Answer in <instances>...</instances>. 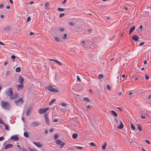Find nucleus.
Segmentation results:
<instances>
[{"label":"nucleus","instance_id":"nucleus-55","mask_svg":"<svg viewBox=\"0 0 151 151\" xmlns=\"http://www.w3.org/2000/svg\"><path fill=\"white\" fill-rule=\"evenodd\" d=\"M58 120L57 119H54V120H53V121L54 122H57L58 121Z\"/></svg>","mask_w":151,"mask_h":151},{"label":"nucleus","instance_id":"nucleus-45","mask_svg":"<svg viewBox=\"0 0 151 151\" xmlns=\"http://www.w3.org/2000/svg\"><path fill=\"white\" fill-rule=\"evenodd\" d=\"M61 105L62 106H66V104L65 103H61Z\"/></svg>","mask_w":151,"mask_h":151},{"label":"nucleus","instance_id":"nucleus-39","mask_svg":"<svg viewBox=\"0 0 151 151\" xmlns=\"http://www.w3.org/2000/svg\"><path fill=\"white\" fill-rule=\"evenodd\" d=\"M65 15V14L64 13H62L61 14H60L59 17L60 18L62 17H63Z\"/></svg>","mask_w":151,"mask_h":151},{"label":"nucleus","instance_id":"nucleus-42","mask_svg":"<svg viewBox=\"0 0 151 151\" xmlns=\"http://www.w3.org/2000/svg\"><path fill=\"white\" fill-rule=\"evenodd\" d=\"M10 72L9 71H7L6 72V76H9L10 75Z\"/></svg>","mask_w":151,"mask_h":151},{"label":"nucleus","instance_id":"nucleus-56","mask_svg":"<svg viewBox=\"0 0 151 151\" xmlns=\"http://www.w3.org/2000/svg\"><path fill=\"white\" fill-rule=\"evenodd\" d=\"M4 6V5L3 4H1L0 5V8H2Z\"/></svg>","mask_w":151,"mask_h":151},{"label":"nucleus","instance_id":"nucleus-48","mask_svg":"<svg viewBox=\"0 0 151 151\" xmlns=\"http://www.w3.org/2000/svg\"><path fill=\"white\" fill-rule=\"evenodd\" d=\"M64 30L65 29L64 28H61L60 29V30L61 32L64 31Z\"/></svg>","mask_w":151,"mask_h":151},{"label":"nucleus","instance_id":"nucleus-59","mask_svg":"<svg viewBox=\"0 0 151 151\" xmlns=\"http://www.w3.org/2000/svg\"><path fill=\"white\" fill-rule=\"evenodd\" d=\"M144 63L145 65H146L147 64V61L146 60H145L144 61Z\"/></svg>","mask_w":151,"mask_h":151},{"label":"nucleus","instance_id":"nucleus-34","mask_svg":"<svg viewBox=\"0 0 151 151\" xmlns=\"http://www.w3.org/2000/svg\"><path fill=\"white\" fill-rule=\"evenodd\" d=\"M75 147L77 149H83V147L80 146H75Z\"/></svg>","mask_w":151,"mask_h":151},{"label":"nucleus","instance_id":"nucleus-63","mask_svg":"<svg viewBox=\"0 0 151 151\" xmlns=\"http://www.w3.org/2000/svg\"><path fill=\"white\" fill-rule=\"evenodd\" d=\"M34 34V33L31 32H30V34H30V35H33Z\"/></svg>","mask_w":151,"mask_h":151},{"label":"nucleus","instance_id":"nucleus-21","mask_svg":"<svg viewBox=\"0 0 151 151\" xmlns=\"http://www.w3.org/2000/svg\"><path fill=\"white\" fill-rule=\"evenodd\" d=\"M78 136V134L76 133H73L72 134V137L74 139L76 138Z\"/></svg>","mask_w":151,"mask_h":151},{"label":"nucleus","instance_id":"nucleus-43","mask_svg":"<svg viewBox=\"0 0 151 151\" xmlns=\"http://www.w3.org/2000/svg\"><path fill=\"white\" fill-rule=\"evenodd\" d=\"M0 124H4V123L3 122V121L1 119V118H0Z\"/></svg>","mask_w":151,"mask_h":151},{"label":"nucleus","instance_id":"nucleus-33","mask_svg":"<svg viewBox=\"0 0 151 151\" xmlns=\"http://www.w3.org/2000/svg\"><path fill=\"white\" fill-rule=\"evenodd\" d=\"M54 39L57 42H59L60 41V40L59 38L58 37H54Z\"/></svg>","mask_w":151,"mask_h":151},{"label":"nucleus","instance_id":"nucleus-6","mask_svg":"<svg viewBox=\"0 0 151 151\" xmlns=\"http://www.w3.org/2000/svg\"><path fill=\"white\" fill-rule=\"evenodd\" d=\"M56 143L57 145H60V148H62L65 145V143L59 140L56 141Z\"/></svg>","mask_w":151,"mask_h":151},{"label":"nucleus","instance_id":"nucleus-46","mask_svg":"<svg viewBox=\"0 0 151 151\" xmlns=\"http://www.w3.org/2000/svg\"><path fill=\"white\" fill-rule=\"evenodd\" d=\"M77 78L78 80L79 81H81V80L80 78H79V77L78 76H77Z\"/></svg>","mask_w":151,"mask_h":151},{"label":"nucleus","instance_id":"nucleus-16","mask_svg":"<svg viewBox=\"0 0 151 151\" xmlns=\"http://www.w3.org/2000/svg\"><path fill=\"white\" fill-rule=\"evenodd\" d=\"M139 38V37L137 35H134L132 37V39L135 41L138 40Z\"/></svg>","mask_w":151,"mask_h":151},{"label":"nucleus","instance_id":"nucleus-61","mask_svg":"<svg viewBox=\"0 0 151 151\" xmlns=\"http://www.w3.org/2000/svg\"><path fill=\"white\" fill-rule=\"evenodd\" d=\"M17 147L19 148V149L20 150H21V148L20 147V146L19 145H17Z\"/></svg>","mask_w":151,"mask_h":151},{"label":"nucleus","instance_id":"nucleus-60","mask_svg":"<svg viewBox=\"0 0 151 151\" xmlns=\"http://www.w3.org/2000/svg\"><path fill=\"white\" fill-rule=\"evenodd\" d=\"M2 89V85L0 83V91H1Z\"/></svg>","mask_w":151,"mask_h":151},{"label":"nucleus","instance_id":"nucleus-57","mask_svg":"<svg viewBox=\"0 0 151 151\" xmlns=\"http://www.w3.org/2000/svg\"><path fill=\"white\" fill-rule=\"evenodd\" d=\"M81 44L82 45H84V41H83V40L82 41H81Z\"/></svg>","mask_w":151,"mask_h":151},{"label":"nucleus","instance_id":"nucleus-19","mask_svg":"<svg viewBox=\"0 0 151 151\" xmlns=\"http://www.w3.org/2000/svg\"><path fill=\"white\" fill-rule=\"evenodd\" d=\"M49 60L50 61H54L55 62L58 64L60 65H62L61 64V63L60 62H59V61H58L57 60H53V59H49Z\"/></svg>","mask_w":151,"mask_h":151},{"label":"nucleus","instance_id":"nucleus-37","mask_svg":"<svg viewBox=\"0 0 151 151\" xmlns=\"http://www.w3.org/2000/svg\"><path fill=\"white\" fill-rule=\"evenodd\" d=\"M106 88H107V89L109 91H110L111 89V88L110 86L109 85H107Z\"/></svg>","mask_w":151,"mask_h":151},{"label":"nucleus","instance_id":"nucleus-13","mask_svg":"<svg viewBox=\"0 0 151 151\" xmlns=\"http://www.w3.org/2000/svg\"><path fill=\"white\" fill-rule=\"evenodd\" d=\"M17 89L18 91L22 89L24 87L23 84L21 85H17Z\"/></svg>","mask_w":151,"mask_h":151},{"label":"nucleus","instance_id":"nucleus-32","mask_svg":"<svg viewBox=\"0 0 151 151\" xmlns=\"http://www.w3.org/2000/svg\"><path fill=\"white\" fill-rule=\"evenodd\" d=\"M29 150L30 151H37V150L35 149H33L31 148H29Z\"/></svg>","mask_w":151,"mask_h":151},{"label":"nucleus","instance_id":"nucleus-24","mask_svg":"<svg viewBox=\"0 0 151 151\" xmlns=\"http://www.w3.org/2000/svg\"><path fill=\"white\" fill-rule=\"evenodd\" d=\"M5 126V129H6L9 130V126L8 124H5L4 123V124H3Z\"/></svg>","mask_w":151,"mask_h":151},{"label":"nucleus","instance_id":"nucleus-44","mask_svg":"<svg viewBox=\"0 0 151 151\" xmlns=\"http://www.w3.org/2000/svg\"><path fill=\"white\" fill-rule=\"evenodd\" d=\"M31 20V18L30 17H28L27 19V22H29Z\"/></svg>","mask_w":151,"mask_h":151},{"label":"nucleus","instance_id":"nucleus-15","mask_svg":"<svg viewBox=\"0 0 151 151\" xmlns=\"http://www.w3.org/2000/svg\"><path fill=\"white\" fill-rule=\"evenodd\" d=\"M11 139L14 141L18 140L19 139L17 135H14L12 136L11 138Z\"/></svg>","mask_w":151,"mask_h":151},{"label":"nucleus","instance_id":"nucleus-29","mask_svg":"<svg viewBox=\"0 0 151 151\" xmlns=\"http://www.w3.org/2000/svg\"><path fill=\"white\" fill-rule=\"evenodd\" d=\"M137 127L139 130V131H141L142 129L141 128V126L139 124H137Z\"/></svg>","mask_w":151,"mask_h":151},{"label":"nucleus","instance_id":"nucleus-9","mask_svg":"<svg viewBox=\"0 0 151 151\" xmlns=\"http://www.w3.org/2000/svg\"><path fill=\"white\" fill-rule=\"evenodd\" d=\"M44 119L46 123L47 124H49V119L47 114H44Z\"/></svg>","mask_w":151,"mask_h":151},{"label":"nucleus","instance_id":"nucleus-5","mask_svg":"<svg viewBox=\"0 0 151 151\" xmlns=\"http://www.w3.org/2000/svg\"><path fill=\"white\" fill-rule=\"evenodd\" d=\"M49 109V108L48 107L41 108L38 110V112L39 114H42L46 112Z\"/></svg>","mask_w":151,"mask_h":151},{"label":"nucleus","instance_id":"nucleus-4","mask_svg":"<svg viewBox=\"0 0 151 151\" xmlns=\"http://www.w3.org/2000/svg\"><path fill=\"white\" fill-rule=\"evenodd\" d=\"M46 88L47 90L51 92L57 93L59 92L58 90L53 88V87L51 86H47L46 87Z\"/></svg>","mask_w":151,"mask_h":151},{"label":"nucleus","instance_id":"nucleus-2","mask_svg":"<svg viewBox=\"0 0 151 151\" xmlns=\"http://www.w3.org/2000/svg\"><path fill=\"white\" fill-rule=\"evenodd\" d=\"M1 107L4 109L8 110L10 108V104L8 102L1 101Z\"/></svg>","mask_w":151,"mask_h":151},{"label":"nucleus","instance_id":"nucleus-49","mask_svg":"<svg viewBox=\"0 0 151 151\" xmlns=\"http://www.w3.org/2000/svg\"><path fill=\"white\" fill-rule=\"evenodd\" d=\"M4 139V138L3 137H0V141H2Z\"/></svg>","mask_w":151,"mask_h":151},{"label":"nucleus","instance_id":"nucleus-8","mask_svg":"<svg viewBox=\"0 0 151 151\" xmlns=\"http://www.w3.org/2000/svg\"><path fill=\"white\" fill-rule=\"evenodd\" d=\"M23 101L22 98H20L19 100L15 101V104L17 105H19L22 104H23Z\"/></svg>","mask_w":151,"mask_h":151},{"label":"nucleus","instance_id":"nucleus-64","mask_svg":"<svg viewBox=\"0 0 151 151\" xmlns=\"http://www.w3.org/2000/svg\"><path fill=\"white\" fill-rule=\"evenodd\" d=\"M125 75L124 74H123L122 76V77L123 78H125Z\"/></svg>","mask_w":151,"mask_h":151},{"label":"nucleus","instance_id":"nucleus-28","mask_svg":"<svg viewBox=\"0 0 151 151\" xmlns=\"http://www.w3.org/2000/svg\"><path fill=\"white\" fill-rule=\"evenodd\" d=\"M65 10V9L61 8H58V10L60 12H63Z\"/></svg>","mask_w":151,"mask_h":151},{"label":"nucleus","instance_id":"nucleus-1","mask_svg":"<svg viewBox=\"0 0 151 151\" xmlns=\"http://www.w3.org/2000/svg\"><path fill=\"white\" fill-rule=\"evenodd\" d=\"M13 93L12 91V89L11 88H8L7 91L6 92V94L7 96H11L10 99H16L18 96V94L16 93L14 94L13 96H13Z\"/></svg>","mask_w":151,"mask_h":151},{"label":"nucleus","instance_id":"nucleus-22","mask_svg":"<svg viewBox=\"0 0 151 151\" xmlns=\"http://www.w3.org/2000/svg\"><path fill=\"white\" fill-rule=\"evenodd\" d=\"M111 113L114 115L115 116H117V114L114 110H111Z\"/></svg>","mask_w":151,"mask_h":151},{"label":"nucleus","instance_id":"nucleus-18","mask_svg":"<svg viewBox=\"0 0 151 151\" xmlns=\"http://www.w3.org/2000/svg\"><path fill=\"white\" fill-rule=\"evenodd\" d=\"M135 29V26H133L131 28H130L129 31V34H130Z\"/></svg>","mask_w":151,"mask_h":151},{"label":"nucleus","instance_id":"nucleus-41","mask_svg":"<svg viewBox=\"0 0 151 151\" xmlns=\"http://www.w3.org/2000/svg\"><path fill=\"white\" fill-rule=\"evenodd\" d=\"M58 134H55L54 135V139H57L58 138Z\"/></svg>","mask_w":151,"mask_h":151},{"label":"nucleus","instance_id":"nucleus-7","mask_svg":"<svg viewBox=\"0 0 151 151\" xmlns=\"http://www.w3.org/2000/svg\"><path fill=\"white\" fill-rule=\"evenodd\" d=\"M40 124V123L38 121H34L31 124V126L33 127H35L38 126Z\"/></svg>","mask_w":151,"mask_h":151},{"label":"nucleus","instance_id":"nucleus-10","mask_svg":"<svg viewBox=\"0 0 151 151\" xmlns=\"http://www.w3.org/2000/svg\"><path fill=\"white\" fill-rule=\"evenodd\" d=\"M32 108L31 107H29V108H28V109L27 110V112H26V115L27 116H28L30 114L32 110Z\"/></svg>","mask_w":151,"mask_h":151},{"label":"nucleus","instance_id":"nucleus-14","mask_svg":"<svg viewBox=\"0 0 151 151\" xmlns=\"http://www.w3.org/2000/svg\"><path fill=\"white\" fill-rule=\"evenodd\" d=\"M24 80L23 77L21 76H20L19 77V83L21 84H23Z\"/></svg>","mask_w":151,"mask_h":151},{"label":"nucleus","instance_id":"nucleus-38","mask_svg":"<svg viewBox=\"0 0 151 151\" xmlns=\"http://www.w3.org/2000/svg\"><path fill=\"white\" fill-rule=\"evenodd\" d=\"M11 29V27H6V29H4V30H6L7 31H9L10 29Z\"/></svg>","mask_w":151,"mask_h":151},{"label":"nucleus","instance_id":"nucleus-27","mask_svg":"<svg viewBox=\"0 0 151 151\" xmlns=\"http://www.w3.org/2000/svg\"><path fill=\"white\" fill-rule=\"evenodd\" d=\"M55 101V99H53L49 103V104L50 105H51L52 103Z\"/></svg>","mask_w":151,"mask_h":151},{"label":"nucleus","instance_id":"nucleus-62","mask_svg":"<svg viewBox=\"0 0 151 151\" xmlns=\"http://www.w3.org/2000/svg\"><path fill=\"white\" fill-rule=\"evenodd\" d=\"M117 108L119 110H120L121 111H123L122 109H121L120 107H118Z\"/></svg>","mask_w":151,"mask_h":151},{"label":"nucleus","instance_id":"nucleus-25","mask_svg":"<svg viewBox=\"0 0 151 151\" xmlns=\"http://www.w3.org/2000/svg\"><path fill=\"white\" fill-rule=\"evenodd\" d=\"M140 115H141V118L142 119H147V118L145 117V115L142 114L141 113V114Z\"/></svg>","mask_w":151,"mask_h":151},{"label":"nucleus","instance_id":"nucleus-50","mask_svg":"<svg viewBox=\"0 0 151 151\" xmlns=\"http://www.w3.org/2000/svg\"><path fill=\"white\" fill-rule=\"evenodd\" d=\"M145 79H146V80H148L149 78V77L147 76H146L145 77Z\"/></svg>","mask_w":151,"mask_h":151},{"label":"nucleus","instance_id":"nucleus-31","mask_svg":"<svg viewBox=\"0 0 151 151\" xmlns=\"http://www.w3.org/2000/svg\"><path fill=\"white\" fill-rule=\"evenodd\" d=\"M130 126H131V127L132 130H134L135 129V127H134V125H133V124H131Z\"/></svg>","mask_w":151,"mask_h":151},{"label":"nucleus","instance_id":"nucleus-26","mask_svg":"<svg viewBox=\"0 0 151 151\" xmlns=\"http://www.w3.org/2000/svg\"><path fill=\"white\" fill-rule=\"evenodd\" d=\"M21 70V69L20 67H17L16 69V71L17 72H20Z\"/></svg>","mask_w":151,"mask_h":151},{"label":"nucleus","instance_id":"nucleus-40","mask_svg":"<svg viewBox=\"0 0 151 151\" xmlns=\"http://www.w3.org/2000/svg\"><path fill=\"white\" fill-rule=\"evenodd\" d=\"M67 35L66 34H64L63 35V37L64 39H65L66 38Z\"/></svg>","mask_w":151,"mask_h":151},{"label":"nucleus","instance_id":"nucleus-23","mask_svg":"<svg viewBox=\"0 0 151 151\" xmlns=\"http://www.w3.org/2000/svg\"><path fill=\"white\" fill-rule=\"evenodd\" d=\"M145 91L144 90H141L138 93V94L139 95H142L144 93Z\"/></svg>","mask_w":151,"mask_h":151},{"label":"nucleus","instance_id":"nucleus-12","mask_svg":"<svg viewBox=\"0 0 151 151\" xmlns=\"http://www.w3.org/2000/svg\"><path fill=\"white\" fill-rule=\"evenodd\" d=\"M33 143L38 147H41L43 146L42 144L39 142H34Z\"/></svg>","mask_w":151,"mask_h":151},{"label":"nucleus","instance_id":"nucleus-20","mask_svg":"<svg viewBox=\"0 0 151 151\" xmlns=\"http://www.w3.org/2000/svg\"><path fill=\"white\" fill-rule=\"evenodd\" d=\"M50 6V4L48 2H47L45 4V7L46 9H49V6Z\"/></svg>","mask_w":151,"mask_h":151},{"label":"nucleus","instance_id":"nucleus-51","mask_svg":"<svg viewBox=\"0 0 151 151\" xmlns=\"http://www.w3.org/2000/svg\"><path fill=\"white\" fill-rule=\"evenodd\" d=\"M15 58H16L15 56L14 55H13L11 56V58L12 59H15Z\"/></svg>","mask_w":151,"mask_h":151},{"label":"nucleus","instance_id":"nucleus-30","mask_svg":"<svg viewBox=\"0 0 151 151\" xmlns=\"http://www.w3.org/2000/svg\"><path fill=\"white\" fill-rule=\"evenodd\" d=\"M24 136L27 137L28 138L29 137V134H28L27 132H24Z\"/></svg>","mask_w":151,"mask_h":151},{"label":"nucleus","instance_id":"nucleus-17","mask_svg":"<svg viewBox=\"0 0 151 151\" xmlns=\"http://www.w3.org/2000/svg\"><path fill=\"white\" fill-rule=\"evenodd\" d=\"M107 145V142H105L103 143V145H102L101 147L102 149L104 150H105L106 149V147Z\"/></svg>","mask_w":151,"mask_h":151},{"label":"nucleus","instance_id":"nucleus-52","mask_svg":"<svg viewBox=\"0 0 151 151\" xmlns=\"http://www.w3.org/2000/svg\"><path fill=\"white\" fill-rule=\"evenodd\" d=\"M145 141L147 143H148V144H150V142L148 140H145Z\"/></svg>","mask_w":151,"mask_h":151},{"label":"nucleus","instance_id":"nucleus-54","mask_svg":"<svg viewBox=\"0 0 151 151\" xmlns=\"http://www.w3.org/2000/svg\"><path fill=\"white\" fill-rule=\"evenodd\" d=\"M69 24L70 25H73L74 24L72 22H70L69 23Z\"/></svg>","mask_w":151,"mask_h":151},{"label":"nucleus","instance_id":"nucleus-3","mask_svg":"<svg viewBox=\"0 0 151 151\" xmlns=\"http://www.w3.org/2000/svg\"><path fill=\"white\" fill-rule=\"evenodd\" d=\"M115 121L117 126V128L119 129H122L123 128L124 125L121 121L115 119Z\"/></svg>","mask_w":151,"mask_h":151},{"label":"nucleus","instance_id":"nucleus-58","mask_svg":"<svg viewBox=\"0 0 151 151\" xmlns=\"http://www.w3.org/2000/svg\"><path fill=\"white\" fill-rule=\"evenodd\" d=\"M7 63H8V62H7V61H5V62H4V65H7Z\"/></svg>","mask_w":151,"mask_h":151},{"label":"nucleus","instance_id":"nucleus-11","mask_svg":"<svg viewBox=\"0 0 151 151\" xmlns=\"http://www.w3.org/2000/svg\"><path fill=\"white\" fill-rule=\"evenodd\" d=\"M13 147V145L11 144H8L6 145L4 147V149H6Z\"/></svg>","mask_w":151,"mask_h":151},{"label":"nucleus","instance_id":"nucleus-36","mask_svg":"<svg viewBox=\"0 0 151 151\" xmlns=\"http://www.w3.org/2000/svg\"><path fill=\"white\" fill-rule=\"evenodd\" d=\"M90 145L92 147H95V144L93 142H91L90 143Z\"/></svg>","mask_w":151,"mask_h":151},{"label":"nucleus","instance_id":"nucleus-35","mask_svg":"<svg viewBox=\"0 0 151 151\" xmlns=\"http://www.w3.org/2000/svg\"><path fill=\"white\" fill-rule=\"evenodd\" d=\"M98 78L100 79L103 78V76L102 74H99L98 76Z\"/></svg>","mask_w":151,"mask_h":151},{"label":"nucleus","instance_id":"nucleus-47","mask_svg":"<svg viewBox=\"0 0 151 151\" xmlns=\"http://www.w3.org/2000/svg\"><path fill=\"white\" fill-rule=\"evenodd\" d=\"M84 100L86 101H88V99L87 98H84Z\"/></svg>","mask_w":151,"mask_h":151},{"label":"nucleus","instance_id":"nucleus-53","mask_svg":"<svg viewBox=\"0 0 151 151\" xmlns=\"http://www.w3.org/2000/svg\"><path fill=\"white\" fill-rule=\"evenodd\" d=\"M144 43H145L144 42H141L140 43L139 45L140 46H141V45H143L144 44Z\"/></svg>","mask_w":151,"mask_h":151}]
</instances>
